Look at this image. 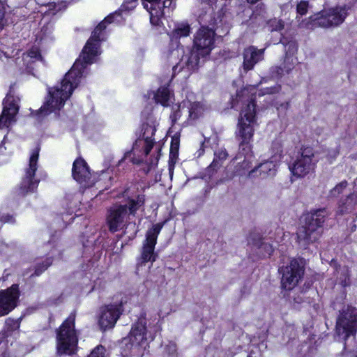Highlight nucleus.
I'll return each instance as SVG.
<instances>
[{
  "instance_id": "e2e57ef3",
  "label": "nucleus",
  "mask_w": 357,
  "mask_h": 357,
  "mask_svg": "<svg viewBox=\"0 0 357 357\" xmlns=\"http://www.w3.org/2000/svg\"><path fill=\"white\" fill-rule=\"evenodd\" d=\"M136 234H137V231H135L133 237H135Z\"/></svg>"
},
{
  "instance_id": "dca6fc26",
  "label": "nucleus",
  "mask_w": 357,
  "mask_h": 357,
  "mask_svg": "<svg viewBox=\"0 0 357 357\" xmlns=\"http://www.w3.org/2000/svg\"><path fill=\"white\" fill-rule=\"evenodd\" d=\"M208 55L204 54L203 51L193 47L188 54L184 56L178 63L173 66V73L175 74L176 72H180L184 66H186L190 70L197 69L199 66L204 63Z\"/></svg>"
},
{
  "instance_id": "4c0bfd02",
  "label": "nucleus",
  "mask_w": 357,
  "mask_h": 357,
  "mask_svg": "<svg viewBox=\"0 0 357 357\" xmlns=\"http://www.w3.org/2000/svg\"><path fill=\"white\" fill-rule=\"evenodd\" d=\"M132 150L126 151L124 153L123 157L119 161L118 165H120L121 162H123L126 159H127L128 158H130V160H131V162L133 164L139 165V164H141L142 162V160L136 158L135 157H132Z\"/></svg>"
},
{
  "instance_id": "2eb2a0df",
  "label": "nucleus",
  "mask_w": 357,
  "mask_h": 357,
  "mask_svg": "<svg viewBox=\"0 0 357 357\" xmlns=\"http://www.w3.org/2000/svg\"><path fill=\"white\" fill-rule=\"evenodd\" d=\"M121 305L110 304L100 308L98 324L102 331L112 328L121 314Z\"/></svg>"
},
{
  "instance_id": "de8ad7c7",
  "label": "nucleus",
  "mask_w": 357,
  "mask_h": 357,
  "mask_svg": "<svg viewBox=\"0 0 357 357\" xmlns=\"http://www.w3.org/2000/svg\"><path fill=\"white\" fill-rule=\"evenodd\" d=\"M28 55L29 57L36 59H38L41 57V55L37 49L31 50L29 52Z\"/></svg>"
},
{
  "instance_id": "f03ea898",
  "label": "nucleus",
  "mask_w": 357,
  "mask_h": 357,
  "mask_svg": "<svg viewBox=\"0 0 357 357\" xmlns=\"http://www.w3.org/2000/svg\"><path fill=\"white\" fill-rule=\"evenodd\" d=\"M255 88H245L236 94V101L241 102L243 108L241 112L238 123L236 137L239 141V146L243 150L250 149L248 144L253 136V126L255 123Z\"/></svg>"
},
{
  "instance_id": "4d7b16f0",
  "label": "nucleus",
  "mask_w": 357,
  "mask_h": 357,
  "mask_svg": "<svg viewBox=\"0 0 357 357\" xmlns=\"http://www.w3.org/2000/svg\"><path fill=\"white\" fill-rule=\"evenodd\" d=\"M281 106H282V107H284L285 109H287V106H288V103L287 102V103H285V104H282V105H281Z\"/></svg>"
},
{
  "instance_id": "09e8293b",
  "label": "nucleus",
  "mask_w": 357,
  "mask_h": 357,
  "mask_svg": "<svg viewBox=\"0 0 357 357\" xmlns=\"http://www.w3.org/2000/svg\"><path fill=\"white\" fill-rule=\"evenodd\" d=\"M14 219L12 215H10L8 214L3 215L0 216V223L2 222H13Z\"/></svg>"
},
{
  "instance_id": "aec40b11",
  "label": "nucleus",
  "mask_w": 357,
  "mask_h": 357,
  "mask_svg": "<svg viewBox=\"0 0 357 357\" xmlns=\"http://www.w3.org/2000/svg\"><path fill=\"white\" fill-rule=\"evenodd\" d=\"M203 110V107L199 102L190 100H183V106L180 108V112L185 114L188 123H190V121L197 119L202 114Z\"/></svg>"
},
{
  "instance_id": "c9c22d12",
  "label": "nucleus",
  "mask_w": 357,
  "mask_h": 357,
  "mask_svg": "<svg viewBox=\"0 0 357 357\" xmlns=\"http://www.w3.org/2000/svg\"><path fill=\"white\" fill-rule=\"evenodd\" d=\"M190 33V26L188 24H180L174 31V36L176 38L188 36Z\"/></svg>"
},
{
  "instance_id": "6e6d98bb",
  "label": "nucleus",
  "mask_w": 357,
  "mask_h": 357,
  "mask_svg": "<svg viewBox=\"0 0 357 357\" xmlns=\"http://www.w3.org/2000/svg\"><path fill=\"white\" fill-rule=\"evenodd\" d=\"M248 2L250 3H255L256 2H257L259 0H247Z\"/></svg>"
},
{
  "instance_id": "c85d7f7f",
  "label": "nucleus",
  "mask_w": 357,
  "mask_h": 357,
  "mask_svg": "<svg viewBox=\"0 0 357 357\" xmlns=\"http://www.w3.org/2000/svg\"><path fill=\"white\" fill-rule=\"evenodd\" d=\"M281 36H283L281 33ZM280 43L284 46L285 56H295L298 51V45L294 40H288L286 37L282 36Z\"/></svg>"
},
{
  "instance_id": "ea45409f",
  "label": "nucleus",
  "mask_w": 357,
  "mask_h": 357,
  "mask_svg": "<svg viewBox=\"0 0 357 357\" xmlns=\"http://www.w3.org/2000/svg\"><path fill=\"white\" fill-rule=\"evenodd\" d=\"M308 8V2L305 1H301L297 5L296 10L298 15H304L306 14Z\"/></svg>"
},
{
  "instance_id": "a211bd4d",
  "label": "nucleus",
  "mask_w": 357,
  "mask_h": 357,
  "mask_svg": "<svg viewBox=\"0 0 357 357\" xmlns=\"http://www.w3.org/2000/svg\"><path fill=\"white\" fill-rule=\"evenodd\" d=\"M72 175L75 180L85 186L92 184L90 181L91 173L84 160L78 158L75 160L72 169Z\"/></svg>"
},
{
  "instance_id": "39448f33",
  "label": "nucleus",
  "mask_w": 357,
  "mask_h": 357,
  "mask_svg": "<svg viewBox=\"0 0 357 357\" xmlns=\"http://www.w3.org/2000/svg\"><path fill=\"white\" fill-rule=\"evenodd\" d=\"M146 319L141 317L135 324L129 335L122 340V355L139 357L142 355L143 348L146 342Z\"/></svg>"
},
{
  "instance_id": "5fc2aeb1",
  "label": "nucleus",
  "mask_w": 357,
  "mask_h": 357,
  "mask_svg": "<svg viewBox=\"0 0 357 357\" xmlns=\"http://www.w3.org/2000/svg\"><path fill=\"white\" fill-rule=\"evenodd\" d=\"M275 145H277V146H278V150H277V151H276V153H275V154H276V153H278L280 152V151L279 150V149H280V145H279V144H278V143H273V146H275Z\"/></svg>"
},
{
  "instance_id": "c03bdc74",
  "label": "nucleus",
  "mask_w": 357,
  "mask_h": 357,
  "mask_svg": "<svg viewBox=\"0 0 357 357\" xmlns=\"http://www.w3.org/2000/svg\"><path fill=\"white\" fill-rule=\"evenodd\" d=\"M339 152L337 150V149H332L328 150L327 153V159L329 161V162H332V161L337 157Z\"/></svg>"
},
{
  "instance_id": "473e14b6",
  "label": "nucleus",
  "mask_w": 357,
  "mask_h": 357,
  "mask_svg": "<svg viewBox=\"0 0 357 357\" xmlns=\"http://www.w3.org/2000/svg\"><path fill=\"white\" fill-rule=\"evenodd\" d=\"M297 62V58L296 56H284L283 68L285 73L287 74L291 73Z\"/></svg>"
},
{
  "instance_id": "49530a36",
  "label": "nucleus",
  "mask_w": 357,
  "mask_h": 357,
  "mask_svg": "<svg viewBox=\"0 0 357 357\" xmlns=\"http://www.w3.org/2000/svg\"><path fill=\"white\" fill-rule=\"evenodd\" d=\"M166 352L169 355H173L176 352V344L174 342H169L165 347Z\"/></svg>"
},
{
  "instance_id": "72a5a7b5",
  "label": "nucleus",
  "mask_w": 357,
  "mask_h": 357,
  "mask_svg": "<svg viewBox=\"0 0 357 357\" xmlns=\"http://www.w3.org/2000/svg\"><path fill=\"white\" fill-rule=\"evenodd\" d=\"M348 185V183L347 181H343L337 184L333 189L330 191V196L333 197H336L339 195L343 192V191L346 189Z\"/></svg>"
},
{
  "instance_id": "9b49d317",
  "label": "nucleus",
  "mask_w": 357,
  "mask_h": 357,
  "mask_svg": "<svg viewBox=\"0 0 357 357\" xmlns=\"http://www.w3.org/2000/svg\"><path fill=\"white\" fill-rule=\"evenodd\" d=\"M279 271L282 273V287L287 290L292 289L301 279L304 273V266L301 260L294 259L289 265L281 267Z\"/></svg>"
},
{
  "instance_id": "423d86ee",
  "label": "nucleus",
  "mask_w": 357,
  "mask_h": 357,
  "mask_svg": "<svg viewBox=\"0 0 357 357\" xmlns=\"http://www.w3.org/2000/svg\"><path fill=\"white\" fill-rule=\"evenodd\" d=\"M75 313L72 312L56 331V348L59 354H74L78 342L75 330Z\"/></svg>"
},
{
  "instance_id": "79ce46f5",
  "label": "nucleus",
  "mask_w": 357,
  "mask_h": 357,
  "mask_svg": "<svg viewBox=\"0 0 357 357\" xmlns=\"http://www.w3.org/2000/svg\"><path fill=\"white\" fill-rule=\"evenodd\" d=\"M272 77H280L285 73L283 67L273 66L270 69Z\"/></svg>"
},
{
  "instance_id": "0eeeda50",
  "label": "nucleus",
  "mask_w": 357,
  "mask_h": 357,
  "mask_svg": "<svg viewBox=\"0 0 357 357\" xmlns=\"http://www.w3.org/2000/svg\"><path fill=\"white\" fill-rule=\"evenodd\" d=\"M350 9L351 7L347 5L337 6L322 10L310 18L315 26L323 28L337 27L344 22Z\"/></svg>"
},
{
  "instance_id": "a19ab883",
  "label": "nucleus",
  "mask_w": 357,
  "mask_h": 357,
  "mask_svg": "<svg viewBox=\"0 0 357 357\" xmlns=\"http://www.w3.org/2000/svg\"><path fill=\"white\" fill-rule=\"evenodd\" d=\"M105 351L102 346H98L91 351L88 357H105Z\"/></svg>"
},
{
  "instance_id": "13d9d810",
  "label": "nucleus",
  "mask_w": 357,
  "mask_h": 357,
  "mask_svg": "<svg viewBox=\"0 0 357 357\" xmlns=\"http://www.w3.org/2000/svg\"><path fill=\"white\" fill-rule=\"evenodd\" d=\"M273 92H274V91H273V89H271V91H268V93H273Z\"/></svg>"
},
{
  "instance_id": "8fccbe9b",
  "label": "nucleus",
  "mask_w": 357,
  "mask_h": 357,
  "mask_svg": "<svg viewBox=\"0 0 357 357\" xmlns=\"http://www.w3.org/2000/svg\"><path fill=\"white\" fill-rule=\"evenodd\" d=\"M6 324L12 326L13 330H15L20 327V324L17 321L7 320Z\"/></svg>"
},
{
  "instance_id": "6e6552de",
  "label": "nucleus",
  "mask_w": 357,
  "mask_h": 357,
  "mask_svg": "<svg viewBox=\"0 0 357 357\" xmlns=\"http://www.w3.org/2000/svg\"><path fill=\"white\" fill-rule=\"evenodd\" d=\"M163 227L162 223H157L147 230L146 238L143 242L141 255L137 259V267L144 265L146 262H153L155 261L157 254L155 253V246L157 243V238Z\"/></svg>"
},
{
  "instance_id": "f257e3e1",
  "label": "nucleus",
  "mask_w": 357,
  "mask_h": 357,
  "mask_svg": "<svg viewBox=\"0 0 357 357\" xmlns=\"http://www.w3.org/2000/svg\"><path fill=\"white\" fill-rule=\"evenodd\" d=\"M123 21L124 19L121 16L119 11H115L106 17L95 28L79 57L75 61L70 70L66 73L61 84L48 89V96L44 105L36 112L39 121L50 113L59 110L70 97L74 89L77 87L86 66L93 63L95 61V57L100 54V42L104 40L101 38V33L106 29L107 24L112 22L121 24Z\"/></svg>"
},
{
  "instance_id": "bb28decb",
  "label": "nucleus",
  "mask_w": 357,
  "mask_h": 357,
  "mask_svg": "<svg viewBox=\"0 0 357 357\" xmlns=\"http://www.w3.org/2000/svg\"><path fill=\"white\" fill-rule=\"evenodd\" d=\"M232 165H234V175H242L249 167V162L245 157L238 155L232 160Z\"/></svg>"
},
{
  "instance_id": "a18cd8bd",
  "label": "nucleus",
  "mask_w": 357,
  "mask_h": 357,
  "mask_svg": "<svg viewBox=\"0 0 357 357\" xmlns=\"http://www.w3.org/2000/svg\"><path fill=\"white\" fill-rule=\"evenodd\" d=\"M5 9L3 3L0 1V30H1L5 24L6 20L4 19Z\"/></svg>"
},
{
  "instance_id": "6ab92c4d",
  "label": "nucleus",
  "mask_w": 357,
  "mask_h": 357,
  "mask_svg": "<svg viewBox=\"0 0 357 357\" xmlns=\"http://www.w3.org/2000/svg\"><path fill=\"white\" fill-rule=\"evenodd\" d=\"M264 50L265 49L259 50L254 46H250L244 50L243 68L245 73L253 69L255 64L264 59Z\"/></svg>"
},
{
  "instance_id": "2f4dec72",
  "label": "nucleus",
  "mask_w": 357,
  "mask_h": 357,
  "mask_svg": "<svg viewBox=\"0 0 357 357\" xmlns=\"http://www.w3.org/2000/svg\"><path fill=\"white\" fill-rule=\"evenodd\" d=\"M155 151L157 155L155 156L151 155V158L146 160L147 167L144 169L146 174H148L152 169L155 168L158 165V162L160 157V149L156 148Z\"/></svg>"
},
{
  "instance_id": "0e129e2a",
  "label": "nucleus",
  "mask_w": 357,
  "mask_h": 357,
  "mask_svg": "<svg viewBox=\"0 0 357 357\" xmlns=\"http://www.w3.org/2000/svg\"><path fill=\"white\" fill-rule=\"evenodd\" d=\"M0 251H1V252H3V248H1Z\"/></svg>"
},
{
  "instance_id": "69168bd1",
  "label": "nucleus",
  "mask_w": 357,
  "mask_h": 357,
  "mask_svg": "<svg viewBox=\"0 0 357 357\" xmlns=\"http://www.w3.org/2000/svg\"><path fill=\"white\" fill-rule=\"evenodd\" d=\"M131 225L133 226L134 227H135V223Z\"/></svg>"
},
{
  "instance_id": "f3484780",
  "label": "nucleus",
  "mask_w": 357,
  "mask_h": 357,
  "mask_svg": "<svg viewBox=\"0 0 357 357\" xmlns=\"http://www.w3.org/2000/svg\"><path fill=\"white\" fill-rule=\"evenodd\" d=\"M19 296L17 284H13L6 290L0 291V317L8 314L14 309Z\"/></svg>"
},
{
  "instance_id": "ddd939ff",
  "label": "nucleus",
  "mask_w": 357,
  "mask_h": 357,
  "mask_svg": "<svg viewBox=\"0 0 357 357\" xmlns=\"http://www.w3.org/2000/svg\"><path fill=\"white\" fill-rule=\"evenodd\" d=\"M357 328V313L354 309L348 308L340 312L336 322V333L344 335L346 340L350 335H354Z\"/></svg>"
},
{
  "instance_id": "4be33fe9",
  "label": "nucleus",
  "mask_w": 357,
  "mask_h": 357,
  "mask_svg": "<svg viewBox=\"0 0 357 357\" xmlns=\"http://www.w3.org/2000/svg\"><path fill=\"white\" fill-rule=\"evenodd\" d=\"M144 8L150 14V21L153 25H159L161 15L163 13L160 11L162 0H142Z\"/></svg>"
},
{
  "instance_id": "412c9836",
  "label": "nucleus",
  "mask_w": 357,
  "mask_h": 357,
  "mask_svg": "<svg viewBox=\"0 0 357 357\" xmlns=\"http://www.w3.org/2000/svg\"><path fill=\"white\" fill-rule=\"evenodd\" d=\"M143 130V139L137 140L133 146V149H135L138 144L142 145L144 154L145 156H147L153 147L155 142L152 139V137L155 135L156 129L154 126L147 124L144 126Z\"/></svg>"
},
{
  "instance_id": "680f3d73",
  "label": "nucleus",
  "mask_w": 357,
  "mask_h": 357,
  "mask_svg": "<svg viewBox=\"0 0 357 357\" xmlns=\"http://www.w3.org/2000/svg\"><path fill=\"white\" fill-rule=\"evenodd\" d=\"M136 234H137V231H135L133 237H135Z\"/></svg>"
},
{
  "instance_id": "e433bc0d",
  "label": "nucleus",
  "mask_w": 357,
  "mask_h": 357,
  "mask_svg": "<svg viewBox=\"0 0 357 357\" xmlns=\"http://www.w3.org/2000/svg\"><path fill=\"white\" fill-rule=\"evenodd\" d=\"M137 0H124L121 8L117 10L119 11L121 16H122L123 11H128L135 8L137 6Z\"/></svg>"
},
{
  "instance_id": "338daca9",
  "label": "nucleus",
  "mask_w": 357,
  "mask_h": 357,
  "mask_svg": "<svg viewBox=\"0 0 357 357\" xmlns=\"http://www.w3.org/2000/svg\"><path fill=\"white\" fill-rule=\"evenodd\" d=\"M356 357H357V356Z\"/></svg>"
},
{
  "instance_id": "1a4fd4ad",
  "label": "nucleus",
  "mask_w": 357,
  "mask_h": 357,
  "mask_svg": "<svg viewBox=\"0 0 357 357\" xmlns=\"http://www.w3.org/2000/svg\"><path fill=\"white\" fill-rule=\"evenodd\" d=\"M38 157L39 149L36 148L31 154L29 167L25 169V174L19 187V193L22 195H25L29 192H33L38 186L40 178L36 174L38 169Z\"/></svg>"
},
{
  "instance_id": "f704fd0d",
  "label": "nucleus",
  "mask_w": 357,
  "mask_h": 357,
  "mask_svg": "<svg viewBox=\"0 0 357 357\" xmlns=\"http://www.w3.org/2000/svg\"><path fill=\"white\" fill-rule=\"evenodd\" d=\"M175 7V3L172 1V0H164L162 1L160 11H162V14L161 15V19L165 16L166 15H169L170 13V10H173Z\"/></svg>"
},
{
  "instance_id": "7ed1b4c3",
  "label": "nucleus",
  "mask_w": 357,
  "mask_h": 357,
  "mask_svg": "<svg viewBox=\"0 0 357 357\" xmlns=\"http://www.w3.org/2000/svg\"><path fill=\"white\" fill-rule=\"evenodd\" d=\"M326 208L312 211L305 218V224L297 231V241L301 248L307 249L316 242L322 234V225L328 216Z\"/></svg>"
},
{
  "instance_id": "052dcab7",
  "label": "nucleus",
  "mask_w": 357,
  "mask_h": 357,
  "mask_svg": "<svg viewBox=\"0 0 357 357\" xmlns=\"http://www.w3.org/2000/svg\"><path fill=\"white\" fill-rule=\"evenodd\" d=\"M136 234H137V231H135L133 237H135Z\"/></svg>"
},
{
  "instance_id": "393cba45",
  "label": "nucleus",
  "mask_w": 357,
  "mask_h": 357,
  "mask_svg": "<svg viewBox=\"0 0 357 357\" xmlns=\"http://www.w3.org/2000/svg\"><path fill=\"white\" fill-rule=\"evenodd\" d=\"M357 204V195L354 192L349 194L339 203L338 213L344 214L354 211Z\"/></svg>"
},
{
  "instance_id": "5701e85b",
  "label": "nucleus",
  "mask_w": 357,
  "mask_h": 357,
  "mask_svg": "<svg viewBox=\"0 0 357 357\" xmlns=\"http://www.w3.org/2000/svg\"><path fill=\"white\" fill-rule=\"evenodd\" d=\"M248 243L259 250V253L265 257L270 256L273 252V248L271 244L264 243L258 233H251L248 238Z\"/></svg>"
},
{
  "instance_id": "37998d69",
  "label": "nucleus",
  "mask_w": 357,
  "mask_h": 357,
  "mask_svg": "<svg viewBox=\"0 0 357 357\" xmlns=\"http://www.w3.org/2000/svg\"><path fill=\"white\" fill-rule=\"evenodd\" d=\"M179 144L177 139L173 138L170 147V155L175 156L178 151Z\"/></svg>"
},
{
  "instance_id": "7c9ffc66",
  "label": "nucleus",
  "mask_w": 357,
  "mask_h": 357,
  "mask_svg": "<svg viewBox=\"0 0 357 357\" xmlns=\"http://www.w3.org/2000/svg\"><path fill=\"white\" fill-rule=\"evenodd\" d=\"M182 106L183 102L178 105H175L172 107L173 112L170 115V119L172 120V123H176L178 121V120L181 119V118H183V119L185 120V122H187L185 114L180 112V108H181Z\"/></svg>"
},
{
  "instance_id": "864d4df0",
  "label": "nucleus",
  "mask_w": 357,
  "mask_h": 357,
  "mask_svg": "<svg viewBox=\"0 0 357 357\" xmlns=\"http://www.w3.org/2000/svg\"><path fill=\"white\" fill-rule=\"evenodd\" d=\"M294 301L296 303H302L303 301L302 298H300L299 296H298V298H294Z\"/></svg>"
},
{
  "instance_id": "bf43d9fd",
  "label": "nucleus",
  "mask_w": 357,
  "mask_h": 357,
  "mask_svg": "<svg viewBox=\"0 0 357 357\" xmlns=\"http://www.w3.org/2000/svg\"><path fill=\"white\" fill-rule=\"evenodd\" d=\"M1 152H3V151H2V147L1 146L0 147V153H1Z\"/></svg>"
},
{
  "instance_id": "c756f323",
  "label": "nucleus",
  "mask_w": 357,
  "mask_h": 357,
  "mask_svg": "<svg viewBox=\"0 0 357 357\" xmlns=\"http://www.w3.org/2000/svg\"><path fill=\"white\" fill-rule=\"evenodd\" d=\"M52 264V259L51 257L46 258L43 261L37 263L35 267V271L33 274H31V276H39L41 275L45 270L48 268Z\"/></svg>"
},
{
  "instance_id": "f8f14e48",
  "label": "nucleus",
  "mask_w": 357,
  "mask_h": 357,
  "mask_svg": "<svg viewBox=\"0 0 357 357\" xmlns=\"http://www.w3.org/2000/svg\"><path fill=\"white\" fill-rule=\"evenodd\" d=\"M317 162L313 149L306 147L297 156L296 160L290 167V170L294 176L303 177L314 169Z\"/></svg>"
},
{
  "instance_id": "b1692460",
  "label": "nucleus",
  "mask_w": 357,
  "mask_h": 357,
  "mask_svg": "<svg viewBox=\"0 0 357 357\" xmlns=\"http://www.w3.org/2000/svg\"><path fill=\"white\" fill-rule=\"evenodd\" d=\"M276 163L275 161L266 160L264 162L260 163L255 169H253L250 174L259 172V175L263 178L271 177L276 174Z\"/></svg>"
},
{
  "instance_id": "9d476101",
  "label": "nucleus",
  "mask_w": 357,
  "mask_h": 357,
  "mask_svg": "<svg viewBox=\"0 0 357 357\" xmlns=\"http://www.w3.org/2000/svg\"><path fill=\"white\" fill-rule=\"evenodd\" d=\"M211 21L208 26H202L197 32L194 38L193 47L203 51L204 54H209L214 47L215 25L216 20L208 16Z\"/></svg>"
},
{
  "instance_id": "a878e982",
  "label": "nucleus",
  "mask_w": 357,
  "mask_h": 357,
  "mask_svg": "<svg viewBox=\"0 0 357 357\" xmlns=\"http://www.w3.org/2000/svg\"><path fill=\"white\" fill-rule=\"evenodd\" d=\"M214 155L215 158L213 162L207 168V172L209 174L215 172L221 166V162L225 160L228 156V153L225 149H220L215 152Z\"/></svg>"
},
{
  "instance_id": "3c124183",
  "label": "nucleus",
  "mask_w": 357,
  "mask_h": 357,
  "mask_svg": "<svg viewBox=\"0 0 357 357\" xmlns=\"http://www.w3.org/2000/svg\"><path fill=\"white\" fill-rule=\"evenodd\" d=\"M205 144V142H202V146H201V149L197 151V153H198V157L201 156L203 153H204V145Z\"/></svg>"
},
{
  "instance_id": "4468645a",
  "label": "nucleus",
  "mask_w": 357,
  "mask_h": 357,
  "mask_svg": "<svg viewBox=\"0 0 357 357\" xmlns=\"http://www.w3.org/2000/svg\"><path fill=\"white\" fill-rule=\"evenodd\" d=\"M19 99L10 93H8L3 101V111L0 115V129L8 128L16 121L15 116L18 112Z\"/></svg>"
},
{
  "instance_id": "603ef678",
  "label": "nucleus",
  "mask_w": 357,
  "mask_h": 357,
  "mask_svg": "<svg viewBox=\"0 0 357 357\" xmlns=\"http://www.w3.org/2000/svg\"><path fill=\"white\" fill-rule=\"evenodd\" d=\"M179 53H180L179 49L174 50L173 51L171 52V55L172 56H178Z\"/></svg>"
},
{
  "instance_id": "20e7f679",
  "label": "nucleus",
  "mask_w": 357,
  "mask_h": 357,
  "mask_svg": "<svg viewBox=\"0 0 357 357\" xmlns=\"http://www.w3.org/2000/svg\"><path fill=\"white\" fill-rule=\"evenodd\" d=\"M144 204V196L138 195L136 199H130L126 204L114 205L109 208L106 219L109 230L114 233L123 228L129 215H135Z\"/></svg>"
},
{
  "instance_id": "cd10ccee",
  "label": "nucleus",
  "mask_w": 357,
  "mask_h": 357,
  "mask_svg": "<svg viewBox=\"0 0 357 357\" xmlns=\"http://www.w3.org/2000/svg\"><path fill=\"white\" fill-rule=\"evenodd\" d=\"M153 98L157 103L167 107L169 105L170 99V91L166 86L160 87L155 93H153Z\"/></svg>"
},
{
  "instance_id": "58836bf2",
  "label": "nucleus",
  "mask_w": 357,
  "mask_h": 357,
  "mask_svg": "<svg viewBox=\"0 0 357 357\" xmlns=\"http://www.w3.org/2000/svg\"><path fill=\"white\" fill-rule=\"evenodd\" d=\"M271 31H280L284 29V23L280 20H273L270 22Z\"/></svg>"
}]
</instances>
